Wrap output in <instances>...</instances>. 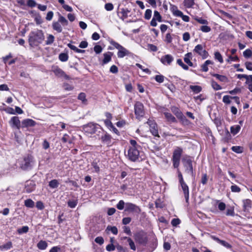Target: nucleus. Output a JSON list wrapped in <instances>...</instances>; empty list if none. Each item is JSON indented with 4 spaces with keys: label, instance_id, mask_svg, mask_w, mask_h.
Masks as SVG:
<instances>
[{
    "label": "nucleus",
    "instance_id": "nucleus-1",
    "mask_svg": "<svg viewBox=\"0 0 252 252\" xmlns=\"http://www.w3.org/2000/svg\"><path fill=\"white\" fill-rule=\"evenodd\" d=\"M28 37V42L31 47L37 46L43 41L45 38L43 31L39 30L31 32Z\"/></svg>",
    "mask_w": 252,
    "mask_h": 252
},
{
    "label": "nucleus",
    "instance_id": "nucleus-2",
    "mask_svg": "<svg viewBox=\"0 0 252 252\" xmlns=\"http://www.w3.org/2000/svg\"><path fill=\"white\" fill-rule=\"evenodd\" d=\"M34 161L33 156L27 155L23 157L20 163V167L24 170L31 169L33 166Z\"/></svg>",
    "mask_w": 252,
    "mask_h": 252
},
{
    "label": "nucleus",
    "instance_id": "nucleus-3",
    "mask_svg": "<svg viewBox=\"0 0 252 252\" xmlns=\"http://www.w3.org/2000/svg\"><path fill=\"white\" fill-rule=\"evenodd\" d=\"M135 241L143 245H145L148 241L147 234L143 231H140L135 233L134 235Z\"/></svg>",
    "mask_w": 252,
    "mask_h": 252
},
{
    "label": "nucleus",
    "instance_id": "nucleus-4",
    "mask_svg": "<svg viewBox=\"0 0 252 252\" xmlns=\"http://www.w3.org/2000/svg\"><path fill=\"white\" fill-rule=\"evenodd\" d=\"M125 211L138 216L140 213L141 210L140 207L132 203L127 202L126 203Z\"/></svg>",
    "mask_w": 252,
    "mask_h": 252
},
{
    "label": "nucleus",
    "instance_id": "nucleus-5",
    "mask_svg": "<svg viewBox=\"0 0 252 252\" xmlns=\"http://www.w3.org/2000/svg\"><path fill=\"white\" fill-rule=\"evenodd\" d=\"M98 126H99L97 124L90 123L83 126V129L87 134H93L95 133L97 131L98 128Z\"/></svg>",
    "mask_w": 252,
    "mask_h": 252
},
{
    "label": "nucleus",
    "instance_id": "nucleus-6",
    "mask_svg": "<svg viewBox=\"0 0 252 252\" xmlns=\"http://www.w3.org/2000/svg\"><path fill=\"white\" fill-rule=\"evenodd\" d=\"M140 152L139 149L129 148L127 152L128 159L132 161H136L139 159Z\"/></svg>",
    "mask_w": 252,
    "mask_h": 252
},
{
    "label": "nucleus",
    "instance_id": "nucleus-7",
    "mask_svg": "<svg viewBox=\"0 0 252 252\" xmlns=\"http://www.w3.org/2000/svg\"><path fill=\"white\" fill-rule=\"evenodd\" d=\"M99 139L103 145H106L107 147H110L113 144L112 136L106 132H103Z\"/></svg>",
    "mask_w": 252,
    "mask_h": 252
},
{
    "label": "nucleus",
    "instance_id": "nucleus-8",
    "mask_svg": "<svg viewBox=\"0 0 252 252\" xmlns=\"http://www.w3.org/2000/svg\"><path fill=\"white\" fill-rule=\"evenodd\" d=\"M182 161L184 166L185 168L186 172L193 176L194 174L192 166V161L191 159L189 158H184L182 159Z\"/></svg>",
    "mask_w": 252,
    "mask_h": 252
},
{
    "label": "nucleus",
    "instance_id": "nucleus-9",
    "mask_svg": "<svg viewBox=\"0 0 252 252\" xmlns=\"http://www.w3.org/2000/svg\"><path fill=\"white\" fill-rule=\"evenodd\" d=\"M134 112L136 118H141L144 115L143 104L137 101L134 105Z\"/></svg>",
    "mask_w": 252,
    "mask_h": 252
},
{
    "label": "nucleus",
    "instance_id": "nucleus-10",
    "mask_svg": "<svg viewBox=\"0 0 252 252\" xmlns=\"http://www.w3.org/2000/svg\"><path fill=\"white\" fill-rule=\"evenodd\" d=\"M193 52L201 56L203 59H206L208 56V52L204 49L201 44L197 45L193 49Z\"/></svg>",
    "mask_w": 252,
    "mask_h": 252
},
{
    "label": "nucleus",
    "instance_id": "nucleus-11",
    "mask_svg": "<svg viewBox=\"0 0 252 252\" xmlns=\"http://www.w3.org/2000/svg\"><path fill=\"white\" fill-rule=\"evenodd\" d=\"M9 124L13 127H15L18 129H20L21 127V124L18 117L14 116L12 117L9 121Z\"/></svg>",
    "mask_w": 252,
    "mask_h": 252
},
{
    "label": "nucleus",
    "instance_id": "nucleus-12",
    "mask_svg": "<svg viewBox=\"0 0 252 252\" xmlns=\"http://www.w3.org/2000/svg\"><path fill=\"white\" fill-rule=\"evenodd\" d=\"M36 122L30 119L24 120L21 123V127H28L33 126L35 125Z\"/></svg>",
    "mask_w": 252,
    "mask_h": 252
},
{
    "label": "nucleus",
    "instance_id": "nucleus-13",
    "mask_svg": "<svg viewBox=\"0 0 252 252\" xmlns=\"http://www.w3.org/2000/svg\"><path fill=\"white\" fill-rule=\"evenodd\" d=\"M173 59L172 56L168 54L162 56L160 59V61L164 64L169 65L173 61Z\"/></svg>",
    "mask_w": 252,
    "mask_h": 252
},
{
    "label": "nucleus",
    "instance_id": "nucleus-14",
    "mask_svg": "<svg viewBox=\"0 0 252 252\" xmlns=\"http://www.w3.org/2000/svg\"><path fill=\"white\" fill-rule=\"evenodd\" d=\"M182 190L184 192V196L186 199V202H188L189 199V187L185 182L180 183Z\"/></svg>",
    "mask_w": 252,
    "mask_h": 252
},
{
    "label": "nucleus",
    "instance_id": "nucleus-15",
    "mask_svg": "<svg viewBox=\"0 0 252 252\" xmlns=\"http://www.w3.org/2000/svg\"><path fill=\"white\" fill-rule=\"evenodd\" d=\"M211 238L212 239L227 249H231L232 248L231 245L225 241L220 240L215 236H211Z\"/></svg>",
    "mask_w": 252,
    "mask_h": 252
},
{
    "label": "nucleus",
    "instance_id": "nucleus-16",
    "mask_svg": "<svg viewBox=\"0 0 252 252\" xmlns=\"http://www.w3.org/2000/svg\"><path fill=\"white\" fill-rule=\"evenodd\" d=\"M171 111L175 115L177 118L182 120L185 117L180 109L176 107L172 106L171 108Z\"/></svg>",
    "mask_w": 252,
    "mask_h": 252
},
{
    "label": "nucleus",
    "instance_id": "nucleus-17",
    "mask_svg": "<svg viewBox=\"0 0 252 252\" xmlns=\"http://www.w3.org/2000/svg\"><path fill=\"white\" fill-rule=\"evenodd\" d=\"M243 207L244 212H248L252 208V201L249 199L243 200Z\"/></svg>",
    "mask_w": 252,
    "mask_h": 252
},
{
    "label": "nucleus",
    "instance_id": "nucleus-18",
    "mask_svg": "<svg viewBox=\"0 0 252 252\" xmlns=\"http://www.w3.org/2000/svg\"><path fill=\"white\" fill-rule=\"evenodd\" d=\"M113 56V53L110 52H108L107 53L103 54L104 59L102 62V65L105 64L111 61L112 56Z\"/></svg>",
    "mask_w": 252,
    "mask_h": 252
},
{
    "label": "nucleus",
    "instance_id": "nucleus-19",
    "mask_svg": "<svg viewBox=\"0 0 252 252\" xmlns=\"http://www.w3.org/2000/svg\"><path fill=\"white\" fill-rule=\"evenodd\" d=\"M130 54L128 50L125 47H122L118 52L117 56L119 58H123L126 56H128Z\"/></svg>",
    "mask_w": 252,
    "mask_h": 252
},
{
    "label": "nucleus",
    "instance_id": "nucleus-20",
    "mask_svg": "<svg viewBox=\"0 0 252 252\" xmlns=\"http://www.w3.org/2000/svg\"><path fill=\"white\" fill-rule=\"evenodd\" d=\"M164 115L167 121L170 123H177V120L175 117L173 116L170 113L164 112Z\"/></svg>",
    "mask_w": 252,
    "mask_h": 252
},
{
    "label": "nucleus",
    "instance_id": "nucleus-21",
    "mask_svg": "<svg viewBox=\"0 0 252 252\" xmlns=\"http://www.w3.org/2000/svg\"><path fill=\"white\" fill-rule=\"evenodd\" d=\"M192 53L189 52L187 53L185 55V57L184 59V62L190 66H193V63L190 61V60L192 59Z\"/></svg>",
    "mask_w": 252,
    "mask_h": 252
},
{
    "label": "nucleus",
    "instance_id": "nucleus-22",
    "mask_svg": "<svg viewBox=\"0 0 252 252\" xmlns=\"http://www.w3.org/2000/svg\"><path fill=\"white\" fill-rule=\"evenodd\" d=\"M121 10V11L119 13L122 15L120 16V18L122 20H124L128 17V14L130 12V10L127 8H122Z\"/></svg>",
    "mask_w": 252,
    "mask_h": 252
},
{
    "label": "nucleus",
    "instance_id": "nucleus-23",
    "mask_svg": "<svg viewBox=\"0 0 252 252\" xmlns=\"http://www.w3.org/2000/svg\"><path fill=\"white\" fill-rule=\"evenodd\" d=\"M182 152V149L178 147L174 150L173 152V158L180 159Z\"/></svg>",
    "mask_w": 252,
    "mask_h": 252
},
{
    "label": "nucleus",
    "instance_id": "nucleus-24",
    "mask_svg": "<svg viewBox=\"0 0 252 252\" xmlns=\"http://www.w3.org/2000/svg\"><path fill=\"white\" fill-rule=\"evenodd\" d=\"M48 246L47 243L45 241L40 240L37 244V247L41 250H45Z\"/></svg>",
    "mask_w": 252,
    "mask_h": 252
},
{
    "label": "nucleus",
    "instance_id": "nucleus-25",
    "mask_svg": "<svg viewBox=\"0 0 252 252\" xmlns=\"http://www.w3.org/2000/svg\"><path fill=\"white\" fill-rule=\"evenodd\" d=\"M52 27L54 30L57 31L58 32H62V28L60 23L58 22H54L53 23Z\"/></svg>",
    "mask_w": 252,
    "mask_h": 252
},
{
    "label": "nucleus",
    "instance_id": "nucleus-26",
    "mask_svg": "<svg viewBox=\"0 0 252 252\" xmlns=\"http://www.w3.org/2000/svg\"><path fill=\"white\" fill-rule=\"evenodd\" d=\"M150 131L154 136L159 137L158 135V130L157 129V126L156 125H154L153 126H150Z\"/></svg>",
    "mask_w": 252,
    "mask_h": 252
},
{
    "label": "nucleus",
    "instance_id": "nucleus-27",
    "mask_svg": "<svg viewBox=\"0 0 252 252\" xmlns=\"http://www.w3.org/2000/svg\"><path fill=\"white\" fill-rule=\"evenodd\" d=\"M12 247V243L9 241L6 244L2 245L0 246V250L1 251L8 250L10 249Z\"/></svg>",
    "mask_w": 252,
    "mask_h": 252
},
{
    "label": "nucleus",
    "instance_id": "nucleus-28",
    "mask_svg": "<svg viewBox=\"0 0 252 252\" xmlns=\"http://www.w3.org/2000/svg\"><path fill=\"white\" fill-rule=\"evenodd\" d=\"M241 126L240 125H235L231 126L230 131L233 135H235L239 132Z\"/></svg>",
    "mask_w": 252,
    "mask_h": 252
},
{
    "label": "nucleus",
    "instance_id": "nucleus-29",
    "mask_svg": "<svg viewBox=\"0 0 252 252\" xmlns=\"http://www.w3.org/2000/svg\"><path fill=\"white\" fill-rule=\"evenodd\" d=\"M213 62L210 60H207L204 64L201 65L202 70L204 72H207L208 70V65L212 64Z\"/></svg>",
    "mask_w": 252,
    "mask_h": 252
},
{
    "label": "nucleus",
    "instance_id": "nucleus-30",
    "mask_svg": "<svg viewBox=\"0 0 252 252\" xmlns=\"http://www.w3.org/2000/svg\"><path fill=\"white\" fill-rule=\"evenodd\" d=\"M212 75L217 78V79L221 82H225L227 80V78L225 76L220 75L218 74H212Z\"/></svg>",
    "mask_w": 252,
    "mask_h": 252
},
{
    "label": "nucleus",
    "instance_id": "nucleus-31",
    "mask_svg": "<svg viewBox=\"0 0 252 252\" xmlns=\"http://www.w3.org/2000/svg\"><path fill=\"white\" fill-rule=\"evenodd\" d=\"M53 71L56 76L59 77H62L63 74H64V71L58 67L54 68Z\"/></svg>",
    "mask_w": 252,
    "mask_h": 252
},
{
    "label": "nucleus",
    "instance_id": "nucleus-32",
    "mask_svg": "<svg viewBox=\"0 0 252 252\" xmlns=\"http://www.w3.org/2000/svg\"><path fill=\"white\" fill-rule=\"evenodd\" d=\"M59 185L58 181L56 179L51 180L49 183V186L52 189L57 188Z\"/></svg>",
    "mask_w": 252,
    "mask_h": 252
},
{
    "label": "nucleus",
    "instance_id": "nucleus-33",
    "mask_svg": "<svg viewBox=\"0 0 252 252\" xmlns=\"http://www.w3.org/2000/svg\"><path fill=\"white\" fill-rule=\"evenodd\" d=\"M59 18L58 20V22L61 23L63 26H65L68 25L67 20L62 15H61L60 13H59Z\"/></svg>",
    "mask_w": 252,
    "mask_h": 252
},
{
    "label": "nucleus",
    "instance_id": "nucleus-34",
    "mask_svg": "<svg viewBox=\"0 0 252 252\" xmlns=\"http://www.w3.org/2000/svg\"><path fill=\"white\" fill-rule=\"evenodd\" d=\"M25 205L28 208H32L34 206V202L31 199L25 200Z\"/></svg>",
    "mask_w": 252,
    "mask_h": 252
},
{
    "label": "nucleus",
    "instance_id": "nucleus-35",
    "mask_svg": "<svg viewBox=\"0 0 252 252\" xmlns=\"http://www.w3.org/2000/svg\"><path fill=\"white\" fill-rule=\"evenodd\" d=\"M106 231H110L113 234L117 235L118 233V229L116 226H107Z\"/></svg>",
    "mask_w": 252,
    "mask_h": 252
},
{
    "label": "nucleus",
    "instance_id": "nucleus-36",
    "mask_svg": "<svg viewBox=\"0 0 252 252\" xmlns=\"http://www.w3.org/2000/svg\"><path fill=\"white\" fill-rule=\"evenodd\" d=\"M86 94L84 93H81L78 96V99L80 100L83 103L86 104L87 100L86 98Z\"/></svg>",
    "mask_w": 252,
    "mask_h": 252
},
{
    "label": "nucleus",
    "instance_id": "nucleus-37",
    "mask_svg": "<svg viewBox=\"0 0 252 252\" xmlns=\"http://www.w3.org/2000/svg\"><path fill=\"white\" fill-rule=\"evenodd\" d=\"M189 88L195 94L200 93L202 90L201 87L199 86L191 85L189 86Z\"/></svg>",
    "mask_w": 252,
    "mask_h": 252
},
{
    "label": "nucleus",
    "instance_id": "nucleus-38",
    "mask_svg": "<svg viewBox=\"0 0 252 252\" xmlns=\"http://www.w3.org/2000/svg\"><path fill=\"white\" fill-rule=\"evenodd\" d=\"M184 6L187 8L191 7L194 4V0H184Z\"/></svg>",
    "mask_w": 252,
    "mask_h": 252
},
{
    "label": "nucleus",
    "instance_id": "nucleus-39",
    "mask_svg": "<svg viewBox=\"0 0 252 252\" xmlns=\"http://www.w3.org/2000/svg\"><path fill=\"white\" fill-rule=\"evenodd\" d=\"M59 59L62 62H66L68 59V56L66 53H62L59 55Z\"/></svg>",
    "mask_w": 252,
    "mask_h": 252
},
{
    "label": "nucleus",
    "instance_id": "nucleus-40",
    "mask_svg": "<svg viewBox=\"0 0 252 252\" xmlns=\"http://www.w3.org/2000/svg\"><path fill=\"white\" fill-rule=\"evenodd\" d=\"M29 227L28 226H24L20 228H18L17 229V232L19 234H22L23 233H26L29 231Z\"/></svg>",
    "mask_w": 252,
    "mask_h": 252
},
{
    "label": "nucleus",
    "instance_id": "nucleus-41",
    "mask_svg": "<svg viewBox=\"0 0 252 252\" xmlns=\"http://www.w3.org/2000/svg\"><path fill=\"white\" fill-rule=\"evenodd\" d=\"M126 239H127V241L128 243L130 249L133 251H135L136 247L133 240L129 237H126Z\"/></svg>",
    "mask_w": 252,
    "mask_h": 252
},
{
    "label": "nucleus",
    "instance_id": "nucleus-42",
    "mask_svg": "<svg viewBox=\"0 0 252 252\" xmlns=\"http://www.w3.org/2000/svg\"><path fill=\"white\" fill-rule=\"evenodd\" d=\"M55 37L52 34H49L46 40V45H51L54 41Z\"/></svg>",
    "mask_w": 252,
    "mask_h": 252
},
{
    "label": "nucleus",
    "instance_id": "nucleus-43",
    "mask_svg": "<svg viewBox=\"0 0 252 252\" xmlns=\"http://www.w3.org/2000/svg\"><path fill=\"white\" fill-rule=\"evenodd\" d=\"M109 42L111 45H112L114 48H115L119 50L123 46L121 45L119 43H117V42L115 41L113 39H111L109 41Z\"/></svg>",
    "mask_w": 252,
    "mask_h": 252
},
{
    "label": "nucleus",
    "instance_id": "nucleus-44",
    "mask_svg": "<svg viewBox=\"0 0 252 252\" xmlns=\"http://www.w3.org/2000/svg\"><path fill=\"white\" fill-rule=\"evenodd\" d=\"M215 59L218 60L220 63H222L223 62L222 56L219 52H216L214 54Z\"/></svg>",
    "mask_w": 252,
    "mask_h": 252
},
{
    "label": "nucleus",
    "instance_id": "nucleus-45",
    "mask_svg": "<svg viewBox=\"0 0 252 252\" xmlns=\"http://www.w3.org/2000/svg\"><path fill=\"white\" fill-rule=\"evenodd\" d=\"M154 19L157 20L158 22H161L162 17L160 15L158 11H155L154 13Z\"/></svg>",
    "mask_w": 252,
    "mask_h": 252
},
{
    "label": "nucleus",
    "instance_id": "nucleus-46",
    "mask_svg": "<svg viewBox=\"0 0 252 252\" xmlns=\"http://www.w3.org/2000/svg\"><path fill=\"white\" fill-rule=\"evenodd\" d=\"M125 206H126V203L122 200H120L116 205L117 209L120 210H123L125 208Z\"/></svg>",
    "mask_w": 252,
    "mask_h": 252
},
{
    "label": "nucleus",
    "instance_id": "nucleus-47",
    "mask_svg": "<svg viewBox=\"0 0 252 252\" xmlns=\"http://www.w3.org/2000/svg\"><path fill=\"white\" fill-rule=\"evenodd\" d=\"M211 85L213 88L215 90H220L221 89L220 86L214 80H212Z\"/></svg>",
    "mask_w": 252,
    "mask_h": 252
},
{
    "label": "nucleus",
    "instance_id": "nucleus-48",
    "mask_svg": "<svg viewBox=\"0 0 252 252\" xmlns=\"http://www.w3.org/2000/svg\"><path fill=\"white\" fill-rule=\"evenodd\" d=\"M152 10L151 9H148L146 10L145 14H144V18L146 20H149L151 18L152 16Z\"/></svg>",
    "mask_w": 252,
    "mask_h": 252
},
{
    "label": "nucleus",
    "instance_id": "nucleus-49",
    "mask_svg": "<svg viewBox=\"0 0 252 252\" xmlns=\"http://www.w3.org/2000/svg\"><path fill=\"white\" fill-rule=\"evenodd\" d=\"M219 13L221 14V16L227 18L229 19H231L232 18V16L229 13L222 10H219Z\"/></svg>",
    "mask_w": 252,
    "mask_h": 252
},
{
    "label": "nucleus",
    "instance_id": "nucleus-50",
    "mask_svg": "<svg viewBox=\"0 0 252 252\" xmlns=\"http://www.w3.org/2000/svg\"><path fill=\"white\" fill-rule=\"evenodd\" d=\"M78 203L77 200H69L67 202L68 206L71 208H74L76 207Z\"/></svg>",
    "mask_w": 252,
    "mask_h": 252
},
{
    "label": "nucleus",
    "instance_id": "nucleus-51",
    "mask_svg": "<svg viewBox=\"0 0 252 252\" xmlns=\"http://www.w3.org/2000/svg\"><path fill=\"white\" fill-rule=\"evenodd\" d=\"M243 56L246 58H250L252 56V51L251 50L248 49L243 52Z\"/></svg>",
    "mask_w": 252,
    "mask_h": 252
},
{
    "label": "nucleus",
    "instance_id": "nucleus-52",
    "mask_svg": "<svg viewBox=\"0 0 252 252\" xmlns=\"http://www.w3.org/2000/svg\"><path fill=\"white\" fill-rule=\"evenodd\" d=\"M230 99H233V96L224 95L222 99L223 102L226 104H230L231 103Z\"/></svg>",
    "mask_w": 252,
    "mask_h": 252
},
{
    "label": "nucleus",
    "instance_id": "nucleus-53",
    "mask_svg": "<svg viewBox=\"0 0 252 252\" xmlns=\"http://www.w3.org/2000/svg\"><path fill=\"white\" fill-rule=\"evenodd\" d=\"M231 190L233 192H239L241 191V189L236 185H232L231 186Z\"/></svg>",
    "mask_w": 252,
    "mask_h": 252
},
{
    "label": "nucleus",
    "instance_id": "nucleus-54",
    "mask_svg": "<svg viewBox=\"0 0 252 252\" xmlns=\"http://www.w3.org/2000/svg\"><path fill=\"white\" fill-rule=\"evenodd\" d=\"M200 30L204 32H208L211 30V28L207 25L201 26Z\"/></svg>",
    "mask_w": 252,
    "mask_h": 252
},
{
    "label": "nucleus",
    "instance_id": "nucleus-55",
    "mask_svg": "<svg viewBox=\"0 0 252 252\" xmlns=\"http://www.w3.org/2000/svg\"><path fill=\"white\" fill-rule=\"evenodd\" d=\"M226 216H235V212L233 207L228 208L227 209L226 212Z\"/></svg>",
    "mask_w": 252,
    "mask_h": 252
},
{
    "label": "nucleus",
    "instance_id": "nucleus-56",
    "mask_svg": "<svg viewBox=\"0 0 252 252\" xmlns=\"http://www.w3.org/2000/svg\"><path fill=\"white\" fill-rule=\"evenodd\" d=\"M173 13L175 16L181 17L182 16H183V12L178 10L176 7H175V9H173Z\"/></svg>",
    "mask_w": 252,
    "mask_h": 252
},
{
    "label": "nucleus",
    "instance_id": "nucleus-57",
    "mask_svg": "<svg viewBox=\"0 0 252 252\" xmlns=\"http://www.w3.org/2000/svg\"><path fill=\"white\" fill-rule=\"evenodd\" d=\"M155 80L158 83H162L164 81V77L161 75H157L155 77Z\"/></svg>",
    "mask_w": 252,
    "mask_h": 252
},
{
    "label": "nucleus",
    "instance_id": "nucleus-58",
    "mask_svg": "<svg viewBox=\"0 0 252 252\" xmlns=\"http://www.w3.org/2000/svg\"><path fill=\"white\" fill-rule=\"evenodd\" d=\"M231 149L236 153H241L242 152V148L240 146H233Z\"/></svg>",
    "mask_w": 252,
    "mask_h": 252
},
{
    "label": "nucleus",
    "instance_id": "nucleus-59",
    "mask_svg": "<svg viewBox=\"0 0 252 252\" xmlns=\"http://www.w3.org/2000/svg\"><path fill=\"white\" fill-rule=\"evenodd\" d=\"M130 143L131 145V147H130V148H135V149L140 148V146L137 144L136 141L134 140H131L130 141Z\"/></svg>",
    "mask_w": 252,
    "mask_h": 252
},
{
    "label": "nucleus",
    "instance_id": "nucleus-60",
    "mask_svg": "<svg viewBox=\"0 0 252 252\" xmlns=\"http://www.w3.org/2000/svg\"><path fill=\"white\" fill-rule=\"evenodd\" d=\"M181 222V221L180 220V219H173L172 220H171V224L172 225V226H177L178 224H179Z\"/></svg>",
    "mask_w": 252,
    "mask_h": 252
},
{
    "label": "nucleus",
    "instance_id": "nucleus-61",
    "mask_svg": "<svg viewBox=\"0 0 252 252\" xmlns=\"http://www.w3.org/2000/svg\"><path fill=\"white\" fill-rule=\"evenodd\" d=\"M94 52L97 54L100 53L102 50V48L101 47V46L98 45H96L94 46Z\"/></svg>",
    "mask_w": 252,
    "mask_h": 252
},
{
    "label": "nucleus",
    "instance_id": "nucleus-62",
    "mask_svg": "<svg viewBox=\"0 0 252 252\" xmlns=\"http://www.w3.org/2000/svg\"><path fill=\"white\" fill-rule=\"evenodd\" d=\"M195 20L196 21H197L199 23L201 24L207 25L208 23V21L206 20L203 19L202 18H196Z\"/></svg>",
    "mask_w": 252,
    "mask_h": 252
},
{
    "label": "nucleus",
    "instance_id": "nucleus-63",
    "mask_svg": "<svg viewBox=\"0 0 252 252\" xmlns=\"http://www.w3.org/2000/svg\"><path fill=\"white\" fill-rule=\"evenodd\" d=\"M94 241L96 243L101 245L103 244L104 239L102 237L99 236V237H97L96 238H95Z\"/></svg>",
    "mask_w": 252,
    "mask_h": 252
},
{
    "label": "nucleus",
    "instance_id": "nucleus-64",
    "mask_svg": "<svg viewBox=\"0 0 252 252\" xmlns=\"http://www.w3.org/2000/svg\"><path fill=\"white\" fill-rule=\"evenodd\" d=\"M105 8L107 11H111L113 9L114 6L111 3H107L105 4Z\"/></svg>",
    "mask_w": 252,
    "mask_h": 252
}]
</instances>
